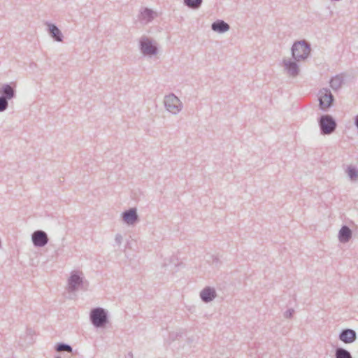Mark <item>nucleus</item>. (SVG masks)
Wrapping results in <instances>:
<instances>
[{
	"label": "nucleus",
	"instance_id": "obj_18",
	"mask_svg": "<svg viewBox=\"0 0 358 358\" xmlns=\"http://www.w3.org/2000/svg\"><path fill=\"white\" fill-rule=\"evenodd\" d=\"M335 358H352V357L348 350L338 347L335 350Z\"/></svg>",
	"mask_w": 358,
	"mask_h": 358
},
{
	"label": "nucleus",
	"instance_id": "obj_30",
	"mask_svg": "<svg viewBox=\"0 0 358 358\" xmlns=\"http://www.w3.org/2000/svg\"><path fill=\"white\" fill-rule=\"evenodd\" d=\"M55 358H61L60 357H56Z\"/></svg>",
	"mask_w": 358,
	"mask_h": 358
},
{
	"label": "nucleus",
	"instance_id": "obj_19",
	"mask_svg": "<svg viewBox=\"0 0 358 358\" xmlns=\"http://www.w3.org/2000/svg\"><path fill=\"white\" fill-rule=\"evenodd\" d=\"M343 83V78L342 76L337 75L333 77L330 80V86L333 90L339 89Z\"/></svg>",
	"mask_w": 358,
	"mask_h": 358
},
{
	"label": "nucleus",
	"instance_id": "obj_16",
	"mask_svg": "<svg viewBox=\"0 0 358 358\" xmlns=\"http://www.w3.org/2000/svg\"><path fill=\"white\" fill-rule=\"evenodd\" d=\"M352 236V231L347 225H343L338 231V240L342 243H348Z\"/></svg>",
	"mask_w": 358,
	"mask_h": 358
},
{
	"label": "nucleus",
	"instance_id": "obj_26",
	"mask_svg": "<svg viewBox=\"0 0 358 358\" xmlns=\"http://www.w3.org/2000/svg\"><path fill=\"white\" fill-rule=\"evenodd\" d=\"M294 313V309L289 308L285 312L284 316L285 318H291L293 316Z\"/></svg>",
	"mask_w": 358,
	"mask_h": 358
},
{
	"label": "nucleus",
	"instance_id": "obj_5",
	"mask_svg": "<svg viewBox=\"0 0 358 358\" xmlns=\"http://www.w3.org/2000/svg\"><path fill=\"white\" fill-rule=\"evenodd\" d=\"M141 52L145 56H154L158 53V47L152 41L146 36H143L139 41Z\"/></svg>",
	"mask_w": 358,
	"mask_h": 358
},
{
	"label": "nucleus",
	"instance_id": "obj_7",
	"mask_svg": "<svg viewBox=\"0 0 358 358\" xmlns=\"http://www.w3.org/2000/svg\"><path fill=\"white\" fill-rule=\"evenodd\" d=\"M83 275L80 272L73 271L68 279V291L74 292L83 284Z\"/></svg>",
	"mask_w": 358,
	"mask_h": 358
},
{
	"label": "nucleus",
	"instance_id": "obj_9",
	"mask_svg": "<svg viewBox=\"0 0 358 358\" xmlns=\"http://www.w3.org/2000/svg\"><path fill=\"white\" fill-rule=\"evenodd\" d=\"M16 84L10 83L2 85L0 87V96L8 101L14 99L16 96Z\"/></svg>",
	"mask_w": 358,
	"mask_h": 358
},
{
	"label": "nucleus",
	"instance_id": "obj_25",
	"mask_svg": "<svg viewBox=\"0 0 358 358\" xmlns=\"http://www.w3.org/2000/svg\"><path fill=\"white\" fill-rule=\"evenodd\" d=\"M122 240L123 237L120 234H117L115 235V241L117 245H120L122 244Z\"/></svg>",
	"mask_w": 358,
	"mask_h": 358
},
{
	"label": "nucleus",
	"instance_id": "obj_17",
	"mask_svg": "<svg viewBox=\"0 0 358 358\" xmlns=\"http://www.w3.org/2000/svg\"><path fill=\"white\" fill-rule=\"evenodd\" d=\"M155 17V13L148 8H143L140 13L139 20L145 23L150 22Z\"/></svg>",
	"mask_w": 358,
	"mask_h": 358
},
{
	"label": "nucleus",
	"instance_id": "obj_28",
	"mask_svg": "<svg viewBox=\"0 0 358 358\" xmlns=\"http://www.w3.org/2000/svg\"><path fill=\"white\" fill-rule=\"evenodd\" d=\"M213 261L215 264H217L219 262V259L217 257H214Z\"/></svg>",
	"mask_w": 358,
	"mask_h": 358
},
{
	"label": "nucleus",
	"instance_id": "obj_13",
	"mask_svg": "<svg viewBox=\"0 0 358 358\" xmlns=\"http://www.w3.org/2000/svg\"><path fill=\"white\" fill-rule=\"evenodd\" d=\"M199 296L203 302L209 303L216 298L217 293L214 287L208 286L200 292Z\"/></svg>",
	"mask_w": 358,
	"mask_h": 358
},
{
	"label": "nucleus",
	"instance_id": "obj_12",
	"mask_svg": "<svg viewBox=\"0 0 358 358\" xmlns=\"http://www.w3.org/2000/svg\"><path fill=\"white\" fill-rule=\"evenodd\" d=\"M122 218L124 222L128 225H133L138 220L137 210L135 208H129L122 213Z\"/></svg>",
	"mask_w": 358,
	"mask_h": 358
},
{
	"label": "nucleus",
	"instance_id": "obj_27",
	"mask_svg": "<svg viewBox=\"0 0 358 358\" xmlns=\"http://www.w3.org/2000/svg\"><path fill=\"white\" fill-rule=\"evenodd\" d=\"M355 125L358 129V115L355 116Z\"/></svg>",
	"mask_w": 358,
	"mask_h": 358
},
{
	"label": "nucleus",
	"instance_id": "obj_1",
	"mask_svg": "<svg viewBox=\"0 0 358 358\" xmlns=\"http://www.w3.org/2000/svg\"><path fill=\"white\" fill-rule=\"evenodd\" d=\"M310 51V44L305 40L294 42L291 48L292 57L295 61L306 59Z\"/></svg>",
	"mask_w": 358,
	"mask_h": 358
},
{
	"label": "nucleus",
	"instance_id": "obj_3",
	"mask_svg": "<svg viewBox=\"0 0 358 358\" xmlns=\"http://www.w3.org/2000/svg\"><path fill=\"white\" fill-rule=\"evenodd\" d=\"M318 125L322 135H329L335 131L337 123L335 119L330 115H322L318 118Z\"/></svg>",
	"mask_w": 358,
	"mask_h": 358
},
{
	"label": "nucleus",
	"instance_id": "obj_24",
	"mask_svg": "<svg viewBox=\"0 0 358 358\" xmlns=\"http://www.w3.org/2000/svg\"><path fill=\"white\" fill-rule=\"evenodd\" d=\"M182 336V332H171L169 334V338L171 341H175L178 337H181Z\"/></svg>",
	"mask_w": 358,
	"mask_h": 358
},
{
	"label": "nucleus",
	"instance_id": "obj_11",
	"mask_svg": "<svg viewBox=\"0 0 358 358\" xmlns=\"http://www.w3.org/2000/svg\"><path fill=\"white\" fill-rule=\"evenodd\" d=\"M298 61H292L290 59H284L282 60V64L285 67V70L289 74V76L292 77H296L299 73V67L297 64Z\"/></svg>",
	"mask_w": 358,
	"mask_h": 358
},
{
	"label": "nucleus",
	"instance_id": "obj_4",
	"mask_svg": "<svg viewBox=\"0 0 358 358\" xmlns=\"http://www.w3.org/2000/svg\"><path fill=\"white\" fill-rule=\"evenodd\" d=\"M164 103L166 110L173 115L179 113L182 108V102L173 93L165 96Z\"/></svg>",
	"mask_w": 358,
	"mask_h": 358
},
{
	"label": "nucleus",
	"instance_id": "obj_10",
	"mask_svg": "<svg viewBox=\"0 0 358 358\" xmlns=\"http://www.w3.org/2000/svg\"><path fill=\"white\" fill-rule=\"evenodd\" d=\"M338 339L344 343H352L357 340V333L352 329H343L338 334Z\"/></svg>",
	"mask_w": 358,
	"mask_h": 358
},
{
	"label": "nucleus",
	"instance_id": "obj_21",
	"mask_svg": "<svg viewBox=\"0 0 358 358\" xmlns=\"http://www.w3.org/2000/svg\"><path fill=\"white\" fill-rule=\"evenodd\" d=\"M55 350L57 352L66 351L68 352H72V351H73L72 347L70 345L64 343H58L55 345Z\"/></svg>",
	"mask_w": 358,
	"mask_h": 358
},
{
	"label": "nucleus",
	"instance_id": "obj_20",
	"mask_svg": "<svg viewBox=\"0 0 358 358\" xmlns=\"http://www.w3.org/2000/svg\"><path fill=\"white\" fill-rule=\"evenodd\" d=\"M184 4L189 8L198 9L201 7L203 0H183Z\"/></svg>",
	"mask_w": 358,
	"mask_h": 358
},
{
	"label": "nucleus",
	"instance_id": "obj_8",
	"mask_svg": "<svg viewBox=\"0 0 358 358\" xmlns=\"http://www.w3.org/2000/svg\"><path fill=\"white\" fill-rule=\"evenodd\" d=\"M33 244L36 248H42L48 244L49 238L46 232L42 230H36L31 234Z\"/></svg>",
	"mask_w": 358,
	"mask_h": 358
},
{
	"label": "nucleus",
	"instance_id": "obj_6",
	"mask_svg": "<svg viewBox=\"0 0 358 358\" xmlns=\"http://www.w3.org/2000/svg\"><path fill=\"white\" fill-rule=\"evenodd\" d=\"M319 106L320 108L323 111H327L334 101V97L330 90L324 88L319 92Z\"/></svg>",
	"mask_w": 358,
	"mask_h": 358
},
{
	"label": "nucleus",
	"instance_id": "obj_2",
	"mask_svg": "<svg viewBox=\"0 0 358 358\" xmlns=\"http://www.w3.org/2000/svg\"><path fill=\"white\" fill-rule=\"evenodd\" d=\"M91 323L96 328H103L108 323V312L103 308H92L90 313Z\"/></svg>",
	"mask_w": 358,
	"mask_h": 358
},
{
	"label": "nucleus",
	"instance_id": "obj_15",
	"mask_svg": "<svg viewBox=\"0 0 358 358\" xmlns=\"http://www.w3.org/2000/svg\"><path fill=\"white\" fill-rule=\"evenodd\" d=\"M211 29L215 32L223 34L230 29V26L222 20H217L211 24Z\"/></svg>",
	"mask_w": 358,
	"mask_h": 358
},
{
	"label": "nucleus",
	"instance_id": "obj_22",
	"mask_svg": "<svg viewBox=\"0 0 358 358\" xmlns=\"http://www.w3.org/2000/svg\"><path fill=\"white\" fill-rule=\"evenodd\" d=\"M347 172L351 180H355L358 178V169L355 166H348Z\"/></svg>",
	"mask_w": 358,
	"mask_h": 358
},
{
	"label": "nucleus",
	"instance_id": "obj_14",
	"mask_svg": "<svg viewBox=\"0 0 358 358\" xmlns=\"http://www.w3.org/2000/svg\"><path fill=\"white\" fill-rule=\"evenodd\" d=\"M48 29V31L50 36L57 42H62L63 41L64 36L61 30L55 24L50 22L46 23Z\"/></svg>",
	"mask_w": 358,
	"mask_h": 358
},
{
	"label": "nucleus",
	"instance_id": "obj_29",
	"mask_svg": "<svg viewBox=\"0 0 358 358\" xmlns=\"http://www.w3.org/2000/svg\"><path fill=\"white\" fill-rule=\"evenodd\" d=\"M128 357L129 358H133V354L131 352H129Z\"/></svg>",
	"mask_w": 358,
	"mask_h": 358
},
{
	"label": "nucleus",
	"instance_id": "obj_23",
	"mask_svg": "<svg viewBox=\"0 0 358 358\" xmlns=\"http://www.w3.org/2000/svg\"><path fill=\"white\" fill-rule=\"evenodd\" d=\"M8 108V101L0 96V113L4 112Z\"/></svg>",
	"mask_w": 358,
	"mask_h": 358
}]
</instances>
